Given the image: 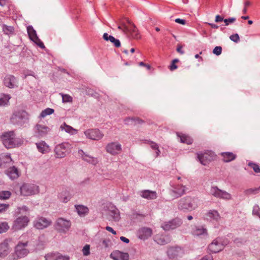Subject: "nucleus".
Instances as JSON below:
<instances>
[{
	"label": "nucleus",
	"instance_id": "obj_27",
	"mask_svg": "<svg viewBox=\"0 0 260 260\" xmlns=\"http://www.w3.org/2000/svg\"><path fill=\"white\" fill-rule=\"evenodd\" d=\"M16 82L15 77L11 75L6 76L4 79L5 85L10 88H14L16 86Z\"/></svg>",
	"mask_w": 260,
	"mask_h": 260
},
{
	"label": "nucleus",
	"instance_id": "obj_5",
	"mask_svg": "<svg viewBox=\"0 0 260 260\" xmlns=\"http://www.w3.org/2000/svg\"><path fill=\"white\" fill-rule=\"evenodd\" d=\"M71 148V145L68 142H63L57 145L54 149L55 157L59 158L64 157L70 153Z\"/></svg>",
	"mask_w": 260,
	"mask_h": 260
},
{
	"label": "nucleus",
	"instance_id": "obj_17",
	"mask_svg": "<svg viewBox=\"0 0 260 260\" xmlns=\"http://www.w3.org/2000/svg\"><path fill=\"white\" fill-rule=\"evenodd\" d=\"M50 128L42 124H37L34 127L35 136L42 138L45 136L49 132Z\"/></svg>",
	"mask_w": 260,
	"mask_h": 260
},
{
	"label": "nucleus",
	"instance_id": "obj_11",
	"mask_svg": "<svg viewBox=\"0 0 260 260\" xmlns=\"http://www.w3.org/2000/svg\"><path fill=\"white\" fill-rule=\"evenodd\" d=\"M29 222V219L27 216H19L14 221L12 229L15 231L22 230L28 225Z\"/></svg>",
	"mask_w": 260,
	"mask_h": 260
},
{
	"label": "nucleus",
	"instance_id": "obj_48",
	"mask_svg": "<svg viewBox=\"0 0 260 260\" xmlns=\"http://www.w3.org/2000/svg\"><path fill=\"white\" fill-rule=\"evenodd\" d=\"M252 214L260 218V208L258 205H255L253 207Z\"/></svg>",
	"mask_w": 260,
	"mask_h": 260
},
{
	"label": "nucleus",
	"instance_id": "obj_58",
	"mask_svg": "<svg viewBox=\"0 0 260 260\" xmlns=\"http://www.w3.org/2000/svg\"><path fill=\"white\" fill-rule=\"evenodd\" d=\"M56 260H69V257L57 253Z\"/></svg>",
	"mask_w": 260,
	"mask_h": 260
},
{
	"label": "nucleus",
	"instance_id": "obj_39",
	"mask_svg": "<svg viewBox=\"0 0 260 260\" xmlns=\"http://www.w3.org/2000/svg\"><path fill=\"white\" fill-rule=\"evenodd\" d=\"M142 120L139 118L136 117H128L124 119V122L126 124H133L137 123H140Z\"/></svg>",
	"mask_w": 260,
	"mask_h": 260
},
{
	"label": "nucleus",
	"instance_id": "obj_10",
	"mask_svg": "<svg viewBox=\"0 0 260 260\" xmlns=\"http://www.w3.org/2000/svg\"><path fill=\"white\" fill-rule=\"evenodd\" d=\"M127 22L128 25H124L123 27L125 34L129 35L133 39H140V35L136 26L128 19L127 20Z\"/></svg>",
	"mask_w": 260,
	"mask_h": 260
},
{
	"label": "nucleus",
	"instance_id": "obj_55",
	"mask_svg": "<svg viewBox=\"0 0 260 260\" xmlns=\"http://www.w3.org/2000/svg\"><path fill=\"white\" fill-rule=\"evenodd\" d=\"M230 39L235 43H238L240 41V38L238 34H235L231 35Z\"/></svg>",
	"mask_w": 260,
	"mask_h": 260
},
{
	"label": "nucleus",
	"instance_id": "obj_45",
	"mask_svg": "<svg viewBox=\"0 0 260 260\" xmlns=\"http://www.w3.org/2000/svg\"><path fill=\"white\" fill-rule=\"evenodd\" d=\"M11 195V192L9 191L4 190L0 191V199L7 200L8 199Z\"/></svg>",
	"mask_w": 260,
	"mask_h": 260
},
{
	"label": "nucleus",
	"instance_id": "obj_8",
	"mask_svg": "<svg viewBox=\"0 0 260 260\" xmlns=\"http://www.w3.org/2000/svg\"><path fill=\"white\" fill-rule=\"evenodd\" d=\"M20 189L21 194L24 196L35 194L39 192V186L34 184H24Z\"/></svg>",
	"mask_w": 260,
	"mask_h": 260
},
{
	"label": "nucleus",
	"instance_id": "obj_43",
	"mask_svg": "<svg viewBox=\"0 0 260 260\" xmlns=\"http://www.w3.org/2000/svg\"><path fill=\"white\" fill-rule=\"evenodd\" d=\"M0 6L4 8L3 12L6 13L9 10V3L7 0H0Z\"/></svg>",
	"mask_w": 260,
	"mask_h": 260
},
{
	"label": "nucleus",
	"instance_id": "obj_57",
	"mask_svg": "<svg viewBox=\"0 0 260 260\" xmlns=\"http://www.w3.org/2000/svg\"><path fill=\"white\" fill-rule=\"evenodd\" d=\"M235 21L236 18L233 17L224 19V22L225 23V25L226 26L229 25L230 23L234 22Z\"/></svg>",
	"mask_w": 260,
	"mask_h": 260
},
{
	"label": "nucleus",
	"instance_id": "obj_37",
	"mask_svg": "<svg viewBox=\"0 0 260 260\" xmlns=\"http://www.w3.org/2000/svg\"><path fill=\"white\" fill-rule=\"evenodd\" d=\"M60 128L62 131L63 130L66 132L71 135H75L78 133V130L74 128L69 125H67L66 123H63L62 124H61Z\"/></svg>",
	"mask_w": 260,
	"mask_h": 260
},
{
	"label": "nucleus",
	"instance_id": "obj_23",
	"mask_svg": "<svg viewBox=\"0 0 260 260\" xmlns=\"http://www.w3.org/2000/svg\"><path fill=\"white\" fill-rule=\"evenodd\" d=\"M78 153L81 156L82 158L85 161L92 165H96L99 160L96 157H94L85 153L83 150L80 149L78 151Z\"/></svg>",
	"mask_w": 260,
	"mask_h": 260
},
{
	"label": "nucleus",
	"instance_id": "obj_22",
	"mask_svg": "<svg viewBox=\"0 0 260 260\" xmlns=\"http://www.w3.org/2000/svg\"><path fill=\"white\" fill-rule=\"evenodd\" d=\"M137 234L139 239L145 240L151 236L152 230L149 228L143 227L138 230Z\"/></svg>",
	"mask_w": 260,
	"mask_h": 260
},
{
	"label": "nucleus",
	"instance_id": "obj_30",
	"mask_svg": "<svg viewBox=\"0 0 260 260\" xmlns=\"http://www.w3.org/2000/svg\"><path fill=\"white\" fill-rule=\"evenodd\" d=\"M206 218L207 220L218 221L221 217L216 210H210L206 214Z\"/></svg>",
	"mask_w": 260,
	"mask_h": 260
},
{
	"label": "nucleus",
	"instance_id": "obj_46",
	"mask_svg": "<svg viewBox=\"0 0 260 260\" xmlns=\"http://www.w3.org/2000/svg\"><path fill=\"white\" fill-rule=\"evenodd\" d=\"M60 95L62 97V100L63 103H71V102H72L73 98L70 95L63 94L62 93H60Z\"/></svg>",
	"mask_w": 260,
	"mask_h": 260
},
{
	"label": "nucleus",
	"instance_id": "obj_41",
	"mask_svg": "<svg viewBox=\"0 0 260 260\" xmlns=\"http://www.w3.org/2000/svg\"><path fill=\"white\" fill-rule=\"evenodd\" d=\"M2 28L4 34L6 35H10L14 34V28L13 26L3 24Z\"/></svg>",
	"mask_w": 260,
	"mask_h": 260
},
{
	"label": "nucleus",
	"instance_id": "obj_24",
	"mask_svg": "<svg viewBox=\"0 0 260 260\" xmlns=\"http://www.w3.org/2000/svg\"><path fill=\"white\" fill-rule=\"evenodd\" d=\"M114 260H128L129 255L127 253L122 252L119 250L113 251L110 255Z\"/></svg>",
	"mask_w": 260,
	"mask_h": 260
},
{
	"label": "nucleus",
	"instance_id": "obj_1",
	"mask_svg": "<svg viewBox=\"0 0 260 260\" xmlns=\"http://www.w3.org/2000/svg\"><path fill=\"white\" fill-rule=\"evenodd\" d=\"M1 139L3 144L7 148H13L19 147L22 144L23 141L22 139L16 137L13 131H10L4 133Z\"/></svg>",
	"mask_w": 260,
	"mask_h": 260
},
{
	"label": "nucleus",
	"instance_id": "obj_40",
	"mask_svg": "<svg viewBox=\"0 0 260 260\" xmlns=\"http://www.w3.org/2000/svg\"><path fill=\"white\" fill-rule=\"evenodd\" d=\"M11 96L8 94H3L0 98V106H4L8 105Z\"/></svg>",
	"mask_w": 260,
	"mask_h": 260
},
{
	"label": "nucleus",
	"instance_id": "obj_4",
	"mask_svg": "<svg viewBox=\"0 0 260 260\" xmlns=\"http://www.w3.org/2000/svg\"><path fill=\"white\" fill-rule=\"evenodd\" d=\"M229 243L228 239L218 237L214 239L208 246L209 250L213 253L218 252L223 249Z\"/></svg>",
	"mask_w": 260,
	"mask_h": 260
},
{
	"label": "nucleus",
	"instance_id": "obj_14",
	"mask_svg": "<svg viewBox=\"0 0 260 260\" xmlns=\"http://www.w3.org/2000/svg\"><path fill=\"white\" fill-rule=\"evenodd\" d=\"M187 189L186 186L182 184H174L170 190L171 194L175 198H179L185 193Z\"/></svg>",
	"mask_w": 260,
	"mask_h": 260
},
{
	"label": "nucleus",
	"instance_id": "obj_15",
	"mask_svg": "<svg viewBox=\"0 0 260 260\" xmlns=\"http://www.w3.org/2000/svg\"><path fill=\"white\" fill-rule=\"evenodd\" d=\"M27 31L29 39L41 48H44L43 43L40 40L37 35L36 31L31 25L27 27Z\"/></svg>",
	"mask_w": 260,
	"mask_h": 260
},
{
	"label": "nucleus",
	"instance_id": "obj_2",
	"mask_svg": "<svg viewBox=\"0 0 260 260\" xmlns=\"http://www.w3.org/2000/svg\"><path fill=\"white\" fill-rule=\"evenodd\" d=\"M28 242H19L16 246L15 252L8 257V260H17L26 256L29 253L28 250L26 248Z\"/></svg>",
	"mask_w": 260,
	"mask_h": 260
},
{
	"label": "nucleus",
	"instance_id": "obj_51",
	"mask_svg": "<svg viewBox=\"0 0 260 260\" xmlns=\"http://www.w3.org/2000/svg\"><path fill=\"white\" fill-rule=\"evenodd\" d=\"M57 254L50 253L45 256V260H56Z\"/></svg>",
	"mask_w": 260,
	"mask_h": 260
},
{
	"label": "nucleus",
	"instance_id": "obj_20",
	"mask_svg": "<svg viewBox=\"0 0 260 260\" xmlns=\"http://www.w3.org/2000/svg\"><path fill=\"white\" fill-rule=\"evenodd\" d=\"M12 242L11 239H7L0 244V256L5 257L10 252V244Z\"/></svg>",
	"mask_w": 260,
	"mask_h": 260
},
{
	"label": "nucleus",
	"instance_id": "obj_47",
	"mask_svg": "<svg viewBox=\"0 0 260 260\" xmlns=\"http://www.w3.org/2000/svg\"><path fill=\"white\" fill-rule=\"evenodd\" d=\"M109 41L113 43L114 45L116 47H119L120 46V42L119 40L115 39L114 37L112 36H110L109 37Z\"/></svg>",
	"mask_w": 260,
	"mask_h": 260
},
{
	"label": "nucleus",
	"instance_id": "obj_59",
	"mask_svg": "<svg viewBox=\"0 0 260 260\" xmlns=\"http://www.w3.org/2000/svg\"><path fill=\"white\" fill-rule=\"evenodd\" d=\"M9 207V205L0 204V212L5 211Z\"/></svg>",
	"mask_w": 260,
	"mask_h": 260
},
{
	"label": "nucleus",
	"instance_id": "obj_63",
	"mask_svg": "<svg viewBox=\"0 0 260 260\" xmlns=\"http://www.w3.org/2000/svg\"><path fill=\"white\" fill-rule=\"evenodd\" d=\"M106 230L108 231H109V232H111V233H112L114 235H116V232L110 226H107L106 227Z\"/></svg>",
	"mask_w": 260,
	"mask_h": 260
},
{
	"label": "nucleus",
	"instance_id": "obj_38",
	"mask_svg": "<svg viewBox=\"0 0 260 260\" xmlns=\"http://www.w3.org/2000/svg\"><path fill=\"white\" fill-rule=\"evenodd\" d=\"M177 135L180 138L181 143L190 144L193 142L192 138L188 135L181 133H177Z\"/></svg>",
	"mask_w": 260,
	"mask_h": 260
},
{
	"label": "nucleus",
	"instance_id": "obj_36",
	"mask_svg": "<svg viewBox=\"0 0 260 260\" xmlns=\"http://www.w3.org/2000/svg\"><path fill=\"white\" fill-rule=\"evenodd\" d=\"M76 211L80 216H84L88 213V208L83 205H75Z\"/></svg>",
	"mask_w": 260,
	"mask_h": 260
},
{
	"label": "nucleus",
	"instance_id": "obj_44",
	"mask_svg": "<svg viewBox=\"0 0 260 260\" xmlns=\"http://www.w3.org/2000/svg\"><path fill=\"white\" fill-rule=\"evenodd\" d=\"M54 112V110L51 108H46V109L43 110L40 114V117L44 118L47 115L52 114Z\"/></svg>",
	"mask_w": 260,
	"mask_h": 260
},
{
	"label": "nucleus",
	"instance_id": "obj_6",
	"mask_svg": "<svg viewBox=\"0 0 260 260\" xmlns=\"http://www.w3.org/2000/svg\"><path fill=\"white\" fill-rule=\"evenodd\" d=\"M28 114L23 110L15 111L12 115L10 120L14 124L21 125L28 120Z\"/></svg>",
	"mask_w": 260,
	"mask_h": 260
},
{
	"label": "nucleus",
	"instance_id": "obj_53",
	"mask_svg": "<svg viewBox=\"0 0 260 260\" xmlns=\"http://www.w3.org/2000/svg\"><path fill=\"white\" fill-rule=\"evenodd\" d=\"M82 252L84 255H88L90 254V245L87 244L85 245L82 249Z\"/></svg>",
	"mask_w": 260,
	"mask_h": 260
},
{
	"label": "nucleus",
	"instance_id": "obj_56",
	"mask_svg": "<svg viewBox=\"0 0 260 260\" xmlns=\"http://www.w3.org/2000/svg\"><path fill=\"white\" fill-rule=\"evenodd\" d=\"M222 52V48L220 46H216L214 48L213 53L216 55H219Z\"/></svg>",
	"mask_w": 260,
	"mask_h": 260
},
{
	"label": "nucleus",
	"instance_id": "obj_25",
	"mask_svg": "<svg viewBox=\"0 0 260 260\" xmlns=\"http://www.w3.org/2000/svg\"><path fill=\"white\" fill-rule=\"evenodd\" d=\"M140 195L143 198L149 200H154L157 197V194L156 191L150 190H142L140 192Z\"/></svg>",
	"mask_w": 260,
	"mask_h": 260
},
{
	"label": "nucleus",
	"instance_id": "obj_33",
	"mask_svg": "<svg viewBox=\"0 0 260 260\" xmlns=\"http://www.w3.org/2000/svg\"><path fill=\"white\" fill-rule=\"evenodd\" d=\"M12 160L10 154H0V166L1 167H6L7 164H11Z\"/></svg>",
	"mask_w": 260,
	"mask_h": 260
},
{
	"label": "nucleus",
	"instance_id": "obj_61",
	"mask_svg": "<svg viewBox=\"0 0 260 260\" xmlns=\"http://www.w3.org/2000/svg\"><path fill=\"white\" fill-rule=\"evenodd\" d=\"M175 22L182 25H185L186 24V21L184 19H181L180 18H176L175 20Z\"/></svg>",
	"mask_w": 260,
	"mask_h": 260
},
{
	"label": "nucleus",
	"instance_id": "obj_35",
	"mask_svg": "<svg viewBox=\"0 0 260 260\" xmlns=\"http://www.w3.org/2000/svg\"><path fill=\"white\" fill-rule=\"evenodd\" d=\"M221 156L222 157L223 161L228 162L234 159L236 157V155L232 152H224L220 153Z\"/></svg>",
	"mask_w": 260,
	"mask_h": 260
},
{
	"label": "nucleus",
	"instance_id": "obj_50",
	"mask_svg": "<svg viewBox=\"0 0 260 260\" xmlns=\"http://www.w3.org/2000/svg\"><path fill=\"white\" fill-rule=\"evenodd\" d=\"M178 61L179 59H174L172 61L171 64L169 67V68L170 71H173L177 69L178 67L177 65L175 64V63L178 62Z\"/></svg>",
	"mask_w": 260,
	"mask_h": 260
},
{
	"label": "nucleus",
	"instance_id": "obj_9",
	"mask_svg": "<svg viewBox=\"0 0 260 260\" xmlns=\"http://www.w3.org/2000/svg\"><path fill=\"white\" fill-rule=\"evenodd\" d=\"M71 226V222L63 218H58L57 219L55 227L56 230L61 233H65L68 232Z\"/></svg>",
	"mask_w": 260,
	"mask_h": 260
},
{
	"label": "nucleus",
	"instance_id": "obj_60",
	"mask_svg": "<svg viewBox=\"0 0 260 260\" xmlns=\"http://www.w3.org/2000/svg\"><path fill=\"white\" fill-rule=\"evenodd\" d=\"M110 240L107 239H103L102 241V245L105 248H107L109 246Z\"/></svg>",
	"mask_w": 260,
	"mask_h": 260
},
{
	"label": "nucleus",
	"instance_id": "obj_21",
	"mask_svg": "<svg viewBox=\"0 0 260 260\" xmlns=\"http://www.w3.org/2000/svg\"><path fill=\"white\" fill-rule=\"evenodd\" d=\"M57 198L60 202L66 203L72 199V194L70 190L63 188L58 193Z\"/></svg>",
	"mask_w": 260,
	"mask_h": 260
},
{
	"label": "nucleus",
	"instance_id": "obj_13",
	"mask_svg": "<svg viewBox=\"0 0 260 260\" xmlns=\"http://www.w3.org/2000/svg\"><path fill=\"white\" fill-rule=\"evenodd\" d=\"M52 223L50 219L43 217H38L33 221V225L35 228L38 230H43L47 228Z\"/></svg>",
	"mask_w": 260,
	"mask_h": 260
},
{
	"label": "nucleus",
	"instance_id": "obj_16",
	"mask_svg": "<svg viewBox=\"0 0 260 260\" xmlns=\"http://www.w3.org/2000/svg\"><path fill=\"white\" fill-rule=\"evenodd\" d=\"M84 134L86 138L93 140H101L104 136V134L97 128L88 129L84 132Z\"/></svg>",
	"mask_w": 260,
	"mask_h": 260
},
{
	"label": "nucleus",
	"instance_id": "obj_54",
	"mask_svg": "<svg viewBox=\"0 0 260 260\" xmlns=\"http://www.w3.org/2000/svg\"><path fill=\"white\" fill-rule=\"evenodd\" d=\"M150 146L153 149L156 150V153L157 156H158L160 153V151L158 149V145L153 142H151L150 143Z\"/></svg>",
	"mask_w": 260,
	"mask_h": 260
},
{
	"label": "nucleus",
	"instance_id": "obj_62",
	"mask_svg": "<svg viewBox=\"0 0 260 260\" xmlns=\"http://www.w3.org/2000/svg\"><path fill=\"white\" fill-rule=\"evenodd\" d=\"M222 21H224L223 17H221V16H220L219 15H217L216 16L215 19V21L216 22H220Z\"/></svg>",
	"mask_w": 260,
	"mask_h": 260
},
{
	"label": "nucleus",
	"instance_id": "obj_28",
	"mask_svg": "<svg viewBox=\"0 0 260 260\" xmlns=\"http://www.w3.org/2000/svg\"><path fill=\"white\" fill-rule=\"evenodd\" d=\"M36 145L39 152L42 154L47 153L49 151V145L44 141L36 143Z\"/></svg>",
	"mask_w": 260,
	"mask_h": 260
},
{
	"label": "nucleus",
	"instance_id": "obj_34",
	"mask_svg": "<svg viewBox=\"0 0 260 260\" xmlns=\"http://www.w3.org/2000/svg\"><path fill=\"white\" fill-rule=\"evenodd\" d=\"M192 234L196 236H204L208 235L207 230L203 226H196L192 231Z\"/></svg>",
	"mask_w": 260,
	"mask_h": 260
},
{
	"label": "nucleus",
	"instance_id": "obj_31",
	"mask_svg": "<svg viewBox=\"0 0 260 260\" xmlns=\"http://www.w3.org/2000/svg\"><path fill=\"white\" fill-rule=\"evenodd\" d=\"M6 174L12 180L17 179L19 176L18 169L15 167H10L6 171Z\"/></svg>",
	"mask_w": 260,
	"mask_h": 260
},
{
	"label": "nucleus",
	"instance_id": "obj_32",
	"mask_svg": "<svg viewBox=\"0 0 260 260\" xmlns=\"http://www.w3.org/2000/svg\"><path fill=\"white\" fill-rule=\"evenodd\" d=\"M109 214L115 221H118L120 219V212L114 206H112L109 210Z\"/></svg>",
	"mask_w": 260,
	"mask_h": 260
},
{
	"label": "nucleus",
	"instance_id": "obj_19",
	"mask_svg": "<svg viewBox=\"0 0 260 260\" xmlns=\"http://www.w3.org/2000/svg\"><path fill=\"white\" fill-rule=\"evenodd\" d=\"M106 149L107 152L115 155L121 151V145L118 142H111L107 145Z\"/></svg>",
	"mask_w": 260,
	"mask_h": 260
},
{
	"label": "nucleus",
	"instance_id": "obj_26",
	"mask_svg": "<svg viewBox=\"0 0 260 260\" xmlns=\"http://www.w3.org/2000/svg\"><path fill=\"white\" fill-rule=\"evenodd\" d=\"M182 253L181 248L178 247H170L167 251L168 255L170 258L174 259L179 256Z\"/></svg>",
	"mask_w": 260,
	"mask_h": 260
},
{
	"label": "nucleus",
	"instance_id": "obj_52",
	"mask_svg": "<svg viewBox=\"0 0 260 260\" xmlns=\"http://www.w3.org/2000/svg\"><path fill=\"white\" fill-rule=\"evenodd\" d=\"M22 212L25 213L29 212L28 208L25 206H23L21 207H18L16 213L17 214H20Z\"/></svg>",
	"mask_w": 260,
	"mask_h": 260
},
{
	"label": "nucleus",
	"instance_id": "obj_42",
	"mask_svg": "<svg viewBox=\"0 0 260 260\" xmlns=\"http://www.w3.org/2000/svg\"><path fill=\"white\" fill-rule=\"evenodd\" d=\"M9 225L6 221L0 222V234L6 232L9 229Z\"/></svg>",
	"mask_w": 260,
	"mask_h": 260
},
{
	"label": "nucleus",
	"instance_id": "obj_7",
	"mask_svg": "<svg viewBox=\"0 0 260 260\" xmlns=\"http://www.w3.org/2000/svg\"><path fill=\"white\" fill-rule=\"evenodd\" d=\"M182 223L181 219L176 217L169 221L163 222L161 224V228L166 231L173 230L180 227Z\"/></svg>",
	"mask_w": 260,
	"mask_h": 260
},
{
	"label": "nucleus",
	"instance_id": "obj_29",
	"mask_svg": "<svg viewBox=\"0 0 260 260\" xmlns=\"http://www.w3.org/2000/svg\"><path fill=\"white\" fill-rule=\"evenodd\" d=\"M154 240L160 245H165L171 241L170 237L168 235H157L155 236Z\"/></svg>",
	"mask_w": 260,
	"mask_h": 260
},
{
	"label": "nucleus",
	"instance_id": "obj_18",
	"mask_svg": "<svg viewBox=\"0 0 260 260\" xmlns=\"http://www.w3.org/2000/svg\"><path fill=\"white\" fill-rule=\"evenodd\" d=\"M215 155L212 152H205L204 153H198V158L200 162L206 166L214 159Z\"/></svg>",
	"mask_w": 260,
	"mask_h": 260
},
{
	"label": "nucleus",
	"instance_id": "obj_12",
	"mask_svg": "<svg viewBox=\"0 0 260 260\" xmlns=\"http://www.w3.org/2000/svg\"><path fill=\"white\" fill-rule=\"evenodd\" d=\"M210 193L217 198L223 200H229L232 199L230 193L219 189L217 186H212L211 187Z\"/></svg>",
	"mask_w": 260,
	"mask_h": 260
},
{
	"label": "nucleus",
	"instance_id": "obj_3",
	"mask_svg": "<svg viewBox=\"0 0 260 260\" xmlns=\"http://www.w3.org/2000/svg\"><path fill=\"white\" fill-rule=\"evenodd\" d=\"M197 207V199L190 197L181 198L178 203V207L181 210L191 211Z\"/></svg>",
	"mask_w": 260,
	"mask_h": 260
},
{
	"label": "nucleus",
	"instance_id": "obj_49",
	"mask_svg": "<svg viewBox=\"0 0 260 260\" xmlns=\"http://www.w3.org/2000/svg\"><path fill=\"white\" fill-rule=\"evenodd\" d=\"M248 165L250 167L255 173L260 172V168L258 165L252 162H249Z\"/></svg>",
	"mask_w": 260,
	"mask_h": 260
},
{
	"label": "nucleus",
	"instance_id": "obj_64",
	"mask_svg": "<svg viewBox=\"0 0 260 260\" xmlns=\"http://www.w3.org/2000/svg\"><path fill=\"white\" fill-rule=\"evenodd\" d=\"M260 189V187L259 188H255V189H249L247 190V193L248 194H251V193H255V192L258 190Z\"/></svg>",
	"mask_w": 260,
	"mask_h": 260
}]
</instances>
